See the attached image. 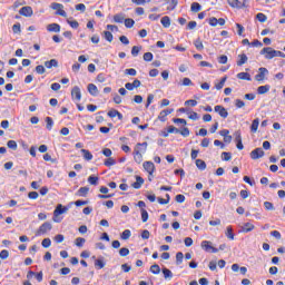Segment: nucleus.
Wrapping results in <instances>:
<instances>
[{"instance_id": "1", "label": "nucleus", "mask_w": 285, "mask_h": 285, "mask_svg": "<svg viewBox=\"0 0 285 285\" xmlns=\"http://www.w3.org/2000/svg\"><path fill=\"white\" fill-rule=\"evenodd\" d=\"M148 149V142H138L134 150V159L136 164H141L144 161V156L141 153H146Z\"/></svg>"}, {"instance_id": "2", "label": "nucleus", "mask_w": 285, "mask_h": 285, "mask_svg": "<svg viewBox=\"0 0 285 285\" xmlns=\"http://www.w3.org/2000/svg\"><path fill=\"white\" fill-rule=\"evenodd\" d=\"M68 210V207L61 205V204H58L56 209L53 210V222L56 224H59L61 222V219H59V215H63Z\"/></svg>"}, {"instance_id": "3", "label": "nucleus", "mask_w": 285, "mask_h": 285, "mask_svg": "<svg viewBox=\"0 0 285 285\" xmlns=\"http://www.w3.org/2000/svg\"><path fill=\"white\" fill-rule=\"evenodd\" d=\"M266 75H268V69L261 67L258 69V73L255 76V81H258V83H264L266 80Z\"/></svg>"}, {"instance_id": "4", "label": "nucleus", "mask_w": 285, "mask_h": 285, "mask_svg": "<svg viewBox=\"0 0 285 285\" xmlns=\"http://www.w3.org/2000/svg\"><path fill=\"white\" fill-rule=\"evenodd\" d=\"M213 243H210L209 240H203L200 243V247L203 248V250H205L206 253H219V249L213 247L212 245Z\"/></svg>"}, {"instance_id": "5", "label": "nucleus", "mask_w": 285, "mask_h": 285, "mask_svg": "<svg viewBox=\"0 0 285 285\" xmlns=\"http://www.w3.org/2000/svg\"><path fill=\"white\" fill-rule=\"evenodd\" d=\"M51 9L57 10L56 14H58L59 17H68V13H66V10H63V4L61 3H58V2L51 3Z\"/></svg>"}, {"instance_id": "6", "label": "nucleus", "mask_w": 285, "mask_h": 285, "mask_svg": "<svg viewBox=\"0 0 285 285\" xmlns=\"http://www.w3.org/2000/svg\"><path fill=\"white\" fill-rule=\"evenodd\" d=\"M52 230V223L46 222L38 228V235H46Z\"/></svg>"}, {"instance_id": "7", "label": "nucleus", "mask_w": 285, "mask_h": 285, "mask_svg": "<svg viewBox=\"0 0 285 285\" xmlns=\"http://www.w3.org/2000/svg\"><path fill=\"white\" fill-rule=\"evenodd\" d=\"M261 55H265V59H275V49L265 47L262 49Z\"/></svg>"}, {"instance_id": "8", "label": "nucleus", "mask_w": 285, "mask_h": 285, "mask_svg": "<svg viewBox=\"0 0 285 285\" xmlns=\"http://www.w3.org/2000/svg\"><path fill=\"white\" fill-rule=\"evenodd\" d=\"M235 141H236V147L238 150H244V144L242 142V131L236 130L234 132Z\"/></svg>"}, {"instance_id": "9", "label": "nucleus", "mask_w": 285, "mask_h": 285, "mask_svg": "<svg viewBox=\"0 0 285 285\" xmlns=\"http://www.w3.org/2000/svg\"><path fill=\"white\" fill-rule=\"evenodd\" d=\"M142 167L146 170V173H148V175H150V176L155 175V163H153V161H145L142 164Z\"/></svg>"}, {"instance_id": "10", "label": "nucleus", "mask_w": 285, "mask_h": 285, "mask_svg": "<svg viewBox=\"0 0 285 285\" xmlns=\"http://www.w3.org/2000/svg\"><path fill=\"white\" fill-rule=\"evenodd\" d=\"M228 6L230 8H237L238 10H242V8H246V2H242L239 0H227Z\"/></svg>"}, {"instance_id": "11", "label": "nucleus", "mask_w": 285, "mask_h": 285, "mask_svg": "<svg viewBox=\"0 0 285 285\" xmlns=\"http://www.w3.org/2000/svg\"><path fill=\"white\" fill-rule=\"evenodd\" d=\"M71 99L73 101H81V89L79 87H73L71 90Z\"/></svg>"}, {"instance_id": "12", "label": "nucleus", "mask_w": 285, "mask_h": 285, "mask_svg": "<svg viewBox=\"0 0 285 285\" xmlns=\"http://www.w3.org/2000/svg\"><path fill=\"white\" fill-rule=\"evenodd\" d=\"M262 157H264V149L256 148L250 151V159L256 160V159H262Z\"/></svg>"}, {"instance_id": "13", "label": "nucleus", "mask_w": 285, "mask_h": 285, "mask_svg": "<svg viewBox=\"0 0 285 285\" xmlns=\"http://www.w3.org/2000/svg\"><path fill=\"white\" fill-rule=\"evenodd\" d=\"M215 112H218L219 117L226 119L228 117V111L222 105H217L214 107Z\"/></svg>"}, {"instance_id": "14", "label": "nucleus", "mask_w": 285, "mask_h": 285, "mask_svg": "<svg viewBox=\"0 0 285 285\" xmlns=\"http://www.w3.org/2000/svg\"><path fill=\"white\" fill-rule=\"evenodd\" d=\"M32 277H36L37 282H43V272L35 273L32 271H29L27 274V278L32 279Z\"/></svg>"}, {"instance_id": "15", "label": "nucleus", "mask_w": 285, "mask_h": 285, "mask_svg": "<svg viewBox=\"0 0 285 285\" xmlns=\"http://www.w3.org/2000/svg\"><path fill=\"white\" fill-rule=\"evenodd\" d=\"M19 14H21V17H32V14H35V11L32 10V7H22L19 10Z\"/></svg>"}, {"instance_id": "16", "label": "nucleus", "mask_w": 285, "mask_h": 285, "mask_svg": "<svg viewBox=\"0 0 285 285\" xmlns=\"http://www.w3.org/2000/svg\"><path fill=\"white\" fill-rule=\"evenodd\" d=\"M175 109H165L163 111L159 112L158 115V119L159 121H166V117H168V115H173Z\"/></svg>"}, {"instance_id": "17", "label": "nucleus", "mask_w": 285, "mask_h": 285, "mask_svg": "<svg viewBox=\"0 0 285 285\" xmlns=\"http://www.w3.org/2000/svg\"><path fill=\"white\" fill-rule=\"evenodd\" d=\"M87 90L91 97H97V95H99V89L95 83H89Z\"/></svg>"}, {"instance_id": "18", "label": "nucleus", "mask_w": 285, "mask_h": 285, "mask_svg": "<svg viewBox=\"0 0 285 285\" xmlns=\"http://www.w3.org/2000/svg\"><path fill=\"white\" fill-rule=\"evenodd\" d=\"M48 32H61V26L59 23H50L47 26Z\"/></svg>"}, {"instance_id": "19", "label": "nucleus", "mask_w": 285, "mask_h": 285, "mask_svg": "<svg viewBox=\"0 0 285 285\" xmlns=\"http://www.w3.org/2000/svg\"><path fill=\"white\" fill-rule=\"evenodd\" d=\"M166 3L168 4L167 10L169 12H173V10H175V8H177L179 0H166Z\"/></svg>"}, {"instance_id": "20", "label": "nucleus", "mask_w": 285, "mask_h": 285, "mask_svg": "<svg viewBox=\"0 0 285 285\" xmlns=\"http://www.w3.org/2000/svg\"><path fill=\"white\" fill-rule=\"evenodd\" d=\"M237 79H240L242 81H253V78L250 77V73H248V72L237 73Z\"/></svg>"}, {"instance_id": "21", "label": "nucleus", "mask_w": 285, "mask_h": 285, "mask_svg": "<svg viewBox=\"0 0 285 285\" xmlns=\"http://www.w3.org/2000/svg\"><path fill=\"white\" fill-rule=\"evenodd\" d=\"M126 21V14L125 13H117L114 16V22L115 23H124Z\"/></svg>"}, {"instance_id": "22", "label": "nucleus", "mask_w": 285, "mask_h": 285, "mask_svg": "<svg viewBox=\"0 0 285 285\" xmlns=\"http://www.w3.org/2000/svg\"><path fill=\"white\" fill-rule=\"evenodd\" d=\"M80 153L86 161H92V153L88 149H81Z\"/></svg>"}, {"instance_id": "23", "label": "nucleus", "mask_w": 285, "mask_h": 285, "mask_svg": "<svg viewBox=\"0 0 285 285\" xmlns=\"http://www.w3.org/2000/svg\"><path fill=\"white\" fill-rule=\"evenodd\" d=\"M173 134L179 135V129H178L177 127H175V126H169V127L167 128V132L164 134L163 136H164V137H168V135H173Z\"/></svg>"}, {"instance_id": "24", "label": "nucleus", "mask_w": 285, "mask_h": 285, "mask_svg": "<svg viewBox=\"0 0 285 285\" xmlns=\"http://www.w3.org/2000/svg\"><path fill=\"white\" fill-rule=\"evenodd\" d=\"M271 90V85L259 86L257 88V95H266Z\"/></svg>"}, {"instance_id": "25", "label": "nucleus", "mask_w": 285, "mask_h": 285, "mask_svg": "<svg viewBox=\"0 0 285 285\" xmlns=\"http://www.w3.org/2000/svg\"><path fill=\"white\" fill-rule=\"evenodd\" d=\"M89 191H90L89 187H80L77 191V195L78 197H87Z\"/></svg>"}, {"instance_id": "26", "label": "nucleus", "mask_w": 285, "mask_h": 285, "mask_svg": "<svg viewBox=\"0 0 285 285\" xmlns=\"http://www.w3.org/2000/svg\"><path fill=\"white\" fill-rule=\"evenodd\" d=\"M46 68L50 69V68H57V66H59V61H57V59H51L49 61L45 62Z\"/></svg>"}, {"instance_id": "27", "label": "nucleus", "mask_w": 285, "mask_h": 285, "mask_svg": "<svg viewBox=\"0 0 285 285\" xmlns=\"http://www.w3.org/2000/svg\"><path fill=\"white\" fill-rule=\"evenodd\" d=\"M225 235H226V238L230 239L232 242L233 239H235V233H233V226H227Z\"/></svg>"}, {"instance_id": "28", "label": "nucleus", "mask_w": 285, "mask_h": 285, "mask_svg": "<svg viewBox=\"0 0 285 285\" xmlns=\"http://www.w3.org/2000/svg\"><path fill=\"white\" fill-rule=\"evenodd\" d=\"M255 230V225L250 224V223H245L243 225V233H250Z\"/></svg>"}, {"instance_id": "29", "label": "nucleus", "mask_w": 285, "mask_h": 285, "mask_svg": "<svg viewBox=\"0 0 285 285\" xmlns=\"http://www.w3.org/2000/svg\"><path fill=\"white\" fill-rule=\"evenodd\" d=\"M238 61H237V66H244V63H246L248 61V57L246 56V53H240L238 55Z\"/></svg>"}, {"instance_id": "30", "label": "nucleus", "mask_w": 285, "mask_h": 285, "mask_svg": "<svg viewBox=\"0 0 285 285\" xmlns=\"http://www.w3.org/2000/svg\"><path fill=\"white\" fill-rule=\"evenodd\" d=\"M160 23L163 28H170V17L165 16L161 18Z\"/></svg>"}, {"instance_id": "31", "label": "nucleus", "mask_w": 285, "mask_h": 285, "mask_svg": "<svg viewBox=\"0 0 285 285\" xmlns=\"http://www.w3.org/2000/svg\"><path fill=\"white\" fill-rule=\"evenodd\" d=\"M150 273L153 275H159L161 273V267H159V265L155 264L150 266Z\"/></svg>"}, {"instance_id": "32", "label": "nucleus", "mask_w": 285, "mask_h": 285, "mask_svg": "<svg viewBox=\"0 0 285 285\" xmlns=\"http://www.w3.org/2000/svg\"><path fill=\"white\" fill-rule=\"evenodd\" d=\"M258 128H259V118H256L252 122L250 130L252 132H257Z\"/></svg>"}, {"instance_id": "33", "label": "nucleus", "mask_w": 285, "mask_h": 285, "mask_svg": "<svg viewBox=\"0 0 285 285\" xmlns=\"http://www.w3.org/2000/svg\"><path fill=\"white\" fill-rule=\"evenodd\" d=\"M194 46H195L196 50H204V42L202 41V38H197L194 41Z\"/></svg>"}, {"instance_id": "34", "label": "nucleus", "mask_w": 285, "mask_h": 285, "mask_svg": "<svg viewBox=\"0 0 285 285\" xmlns=\"http://www.w3.org/2000/svg\"><path fill=\"white\" fill-rule=\"evenodd\" d=\"M163 275L165 279H173V272L168 268H163Z\"/></svg>"}, {"instance_id": "35", "label": "nucleus", "mask_w": 285, "mask_h": 285, "mask_svg": "<svg viewBox=\"0 0 285 285\" xmlns=\"http://www.w3.org/2000/svg\"><path fill=\"white\" fill-rule=\"evenodd\" d=\"M88 184H90L91 186H97V184H99V177H97V176H89L88 177Z\"/></svg>"}, {"instance_id": "36", "label": "nucleus", "mask_w": 285, "mask_h": 285, "mask_svg": "<svg viewBox=\"0 0 285 285\" xmlns=\"http://www.w3.org/2000/svg\"><path fill=\"white\" fill-rule=\"evenodd\" d=\"M190 10H191V12H199V11H202V4H199V2H193Z\"/></svg>"}, {"instance_id": "37", "label": "nucleus", "mask_w": 285, "mask_h": 285, "mask_svg": "<svg viewBox=\"0 0 285 285\" xmlns=\"http://www.w3.org/2000/svg\"><path fill=\"white\" fill-rule=\"evenodd\" d=\"M222 159H223V161H230V159H233V154H230L228 151H223Z\"/></svg>"}, {"instance_id": "38", "label": "nucleus", "mask_w": 285, "mask_h": 285, "mask_svg": "<svg viewBox=\"0 0 285 285\" xmlns=\"http://www.w3.org/2000/svg\"><path fill=\"white\" fill-rule=\"evenodd\" d=\"M196 167L198 170H204L206 168V161L202 159H196Z\"/></svg>"}, {"instance_id": "39", "label": "nucleus", "mask_w": 285, "mask_h": 285, "mask_svg": "<svg viewBox=\"0 0 285 285\" xmlns=\"http://www.w3.org/2000/svg\"><path fill=\"white\" fill-rule=\"evenodd\" d=\"M183 263H184V253L178 252V253L176 254V264H177V266H179V265L183 264Z\"/></svg>"}, {"instance_id": "40", "label": "nucleus", "mask_w": 285, "mask_h": 285, "mask_svg": "<svg viewBox=\"0 0 285 285\" xmlns=\"http://www.w3.org/2000/svg\"><path fill=\"white\" fill-rule=\"evenodd\" d=\"M104 36H105L106 41H108L109 43H112V40L115 39V37L112 36V32L104 31Z\"/></svg>"}, {"instance_id": "41", "label": "nucleus", "mask_w": 285, "mask_h": 285, "mask_svg": "<svg viewBox=\"0 0 285 285\" xmlns=\"http://www.w3.org/2000/svg\"><path fill=\"white\" fill-rule=\"evenodd\" d=\"M139 52H141V46H134V47L131 48V55H132L134 57H138V56H139Z\"/></svg>"}, {"instance_id": "42", "label": "nucleus", "mask_w": 285, "mask_h": 285, "mask_svg": "<svg viewBox=\"0 0 285 285\" xmlns=\"http://www.w3.org/2000/svg\"><path fill=\"white\" fill-rule=\"evenodd\" d=\"M119 255L120 257H128V255H130V249H128L127 247H122L119 249Z\"/></svg>"}, {"instance_id": "43", "label": "nucleus", "mask_w": 285, "mask_h": 285, "mask_svg": "<svg viewBox=\"0 0 285 285\" xmlns=\"http://www.w3.org/2000/svg\"><path fill=\"white\" fill-rule=\"evenodd\" d=\"M46 124H47V130H52V126H55V120H52L51 117H47Z\"/></svg>"}, {"instance_id": "44", "label": "nucleus", "mask_w": 285, "mask_h": 285, "mask_svg": "<svg viewBox=\"0 0 285 285\" xmlns=\"http://www.w3.org/2000/svg\"><path fill=\"white\" fill-rule=\"evenodd\" d=\"M132 235V233L130 232V229H125L122 233H121V239H130V236Z\"/></svg>"}, {"instance_id": "45", "label": "nucleus", "mask_w": 285, "mask_h": 285, "mask_svg": "<svg viewBox=\"0 0 285 285\" xmlns=\"http://www.w3.org/2000/svg\"><path fill=\"white\" fill-rule=\"evenodd\" d=\"M155 58V56L153 55V52H145L142 56L144 61H153V59Z\"/></svg>"}, {"instance_id": "46", "label": "nucleus", "mask_w": 285, "mask_h": 285, "mask_svg": "<svg viewBox=\"0 0 285 285\" xmlns=\"http://www.w3.org/2000/svg\"><path fill=\"white\" fill-rule=\"evenodd\" d=\"M226 77H223L218 83L215 85L216 90H222L224 88V85L226 83Z\"/></svg>"}, {"instance_id": "47", "label": "nucleus", "mask_w": 285, "mask_h": 285, "mask_svg": "<svg viewBox=\"0 0 285 285\" xmlns=\"http://www.w3.org/2000/svg\"><path fill=\"white\" fill-rule=\"evenodd\" d=\"M256 19H257V21H259L261 23H266V19H268V17H266V14H264V13H257V14H256Z\"/></svg>"}, {"instance_id": "48", "label": "nucleus", "mask_w": 285, "mask_h": 285, "mask_svg": "<svg viewBox=\"0 0 285 285\" xmlns=\"http://www.w3.org/2000/svg\"><path fill=\"white\" fill-rule=\"evenodd\" d=\"M12 32H13V35H19V33H21V23H16V24H13L12 26Z\"/></svg>"}, {"instance_id": "49", "label": "nucleus", "mask_w": 285, "mask_h": 285, "mask_svg": "<svg viewBox=\"0 0 285 285\" xmlns=\"http://www.w3.org/2000/svg\"><path fill=\"white\" fill-rule=\"evenodd\" d=\"M125 27L132 28L135 26V20L132 18L125 19Z\"/></svg>"}, {"instance_id": "50", "label": "nucleus", "mask_w": 285, "mask_h": 285, "mask_svg": "<svg viewBox=\"0 0 285 285\" xmlns=\"http://www.w3.org/2000/svg\"><path fill=\"white\" fill-rule=\"evenodd\" d=\"M115 164H117V161L112 157H109L107 160H105V166H107V168H110V166H115Z\"/></svg>"}, {"instance_id": "51", "label": "nucleus", "mask_w": 285, "mask_h": 285, "mask_svg": "<svg viewBox=\"0 0 285 285\" xmlns=\"http://www.w3.org/2000/svg\"><path fill=\"white\" fill-rule=\"evenodd\" d=\"M41 244L42 248H50V246H52V240L50 238H45Z\"/></svg>"}, {"instance_id": "52", "label": "nucleus", "mask_w": 285, "mask_h": 285, "mask_svg": "<svg viewBox=\"0 0 285 285\" xmlns=\"http://www.w3.org/2000/svg\"><path fill=\"white\" fill-rule=\"evenodd\" d=\"M178 135H181V137H188L190 135V129H188V127H184L179 130Z\"/></svg>"}, {"instance_id": "53", "label": "nucleus", "mask_w": 285, "mask_h": 285, "mask_svg": "<svg viewBox=\"0 0 285 285\" xmlns=\"http://www.w3.org/2000/svg\"><path fill=\"white\" fill-rule=\"evenodd\" d=\"M7 147L10 148V150H17L18 145H17V142L14 140H9L7 142Z\"/></svg>"}, {"instance_id": "54", "label": "nucleus", "mask_w": 285, "mask_h": 285, "mask_svg": "<svg viewBox=\"0 0 285 285\" xmlns=\"http://www.w3.org/2000/svg\"><path fill=\"white\" fill-rule=\"evenodd\" d=\"M85 244H86V238H81V237L76 238V246H78V248L83 247Z\"/></svg>"}, {"instance_id": "55", "label": "nucleus", "mask_w": 285, "mask_h": 285, "mask_svg": "<svg viewBox=\"0 0 285 285\" xmlns=\"http://www.w3.org/2000/svg\"><path fill=\"white\" fill-rule=\"evenodd\" d=\"M140 213H141L142 223L146 224V222H148V212L145 208H142L140 209Z\"/></svg>"}, {"instance_id": "56", "label": "nucleus", "mask_w": 285, "mask_h": 285, "mask_svg": "<svg viewBox=\"0 0 285 285\" xmlns=\"http://www.w3.org/2000/svg\"><path fill=\"white\" fill-rule=\"evenodd\" d=\"M10 257V252L8 249H2L0 252V259H8Z\"/></svg>"}, {"instance_id": "57", "label": "nucleus", "mask_w": 285, "mask_h": 285, "mask_svg": "<svg viewBox=\"0 0 285 285\" xmlns=\"http://www.w3.org/2000/svg\"><path fill=\"white\" fill-rule=\"evenodd\" d=\"M125 75H129V77H136L137 70L135 68L126 69Z\"/></svg>"}, {"instance_id": "58", "label": "nucleus", "mask_w": 285, "mask_h": 285, "mask_svg": "<svg viewBox=\"0 0 285 285\" xmlns=\"http://www.w3.org/2000/svg\"><path fill=\"white\" fill-rule=\"evenodd\" d=\"M208 23H209V26H212V28H215L218 26V19L215 17H212V18H209Z\"/></svg>"}, {"instance_id": "59", "label": "nucleus", "mask_w": 285, "mask_h": 285, "mask_svg": "<svg viewBox=\"0 0 285 285\" xmlns=\"http://www.w3.org/2000/svg\"><path fill=\"white\" fill-rule=\"evenodd\" d=\"M36 72H37L38 75H43V73L46 72V67H43V65H38V66L36 67Z\"/></svg>"}, {"instance_id": "60", "label": "nucleus", "mask_w": 285, "mask_h": 285, "mask_svg": "<svg viewBox=\"0 0 285 285\" xmlns=\"http://www.w3.org/2000/svg\"><path fill=\"white\" fill-rule=\"evenodd\" d=\"M238 37H244V26L236 23Z\"/></svg>"}, {"instance_id": "61", "label": "nucleus", "mask_w": 285, "mask_h": 285, "mask_svg": "<svg viewBox=\"0 0 285 285\" xmlns=\"http://www.w3.org/2000/svg\"><path fill=\"white\" fill-rule=\"evenodd\" d=\"M264 208H265L266 210H275V206H274L273 203H271V202H265V203H264Z\"/></svg>"}, {"instance_id": "62", "label": "nucleus", "mask_w": 285, "mask_h": 285, "mask_svg": "<svg viewBox=\"0 0 285 285\" xmlns=\"http://www.w3.org/2000/svg\"><path fill=\"white\" fill-rule=\"evenodd\" d=\"M235 106H236V108H244V106H246V102H244V100H242V99H236Z\"/></svg>"}, {"instance_id": "63", "label": "nucleus", "mask_w": 285, "mask_h": 285, "mask_svg": "<svg viewBox=\"0 0 285 285\" xmlns=\"http://www.w3.org/2000/svg\"><path fill=\"white\" fill-rule=\"evenodd\" d=\"M181 86H194L193 80H190V78H184Z\"/></svg>"}, {"instance_id": "64", "label": "nucleus", "mask_w": 285, "mask_h": 285, "mask_svg": "<svg viewBox=\"0 0 285 285\" xmlns=\"http://www.w3.org/2000/svg\"><path fill=\"white\" fill-rule=\"evenodd\" d=\"M76 10H78L79 12H86V4L83 3L76 4Z\"/></svg>"}]
</instances>
